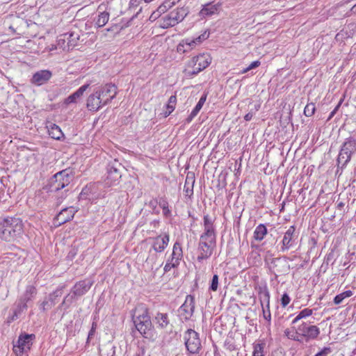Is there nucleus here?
Returning <instances> with one entry per match:
<instances>
[{
  "label": "nucleus",
  "instance_id": "obj_5",
  "mask_svg": "<svg viewBox=\"0 0 356 356\" xmlns=\"http://www.w3.org/2000/svg\"><path fill=\"white\" fill-rule=\"evenodd\" d=\"M73 178L72 170L67 168L56 173L50 179L51 192H56L67 186Z\"/></svg>",
  "mask_w": 356,
  "mask_h": 356
},
{
  "label": "nucleus",
  "instance_id": "obj_44",
  "mask_svg": "<svg viewBox=\"0 0 356 356\" xmlns=\"http://www.w3.org/2000/svg\"><path fill=\"white\" fill-rule=\"evenodd\" d=\"M176 103H177V97H176V95L170 96V97L168 99V104L166 105V109L167 110H170V111H173L175 110V108Z\"/></svg>",
  "mask_w": 356,
  "mask_h": 356
},
{
  "label": "nucleus",
  "instance_id": "obj_29",
  "mask_svg": "<svg viewBox=\"0 0 356 356\" xmlns=\"http://www.w3.org/2000/svg\"><path fill=\"white\" fill-rule=\"evenodd\" d=\"M89 84H84L82 86H81L76 92L70 95L66 99L65 103L66 104H71L76 102V99L80 98L83 92L88 89L89 87Z\"/></svg>",
  "mask_w": 356,
  "mask_h": 356
},
{
  "label": "nucleus",
  "instance_id": "obj_56",
  "mask_svg": "<svg viewBox=\"0 0 356 356\" xmlns=\"http://www.w3.org/2000/svg\"><path fill=\"white\" fill-rule=\"evenodd\" d=\"M196 115H197L195 113H194L193 111H191V114L186 119V122L190 123Z\"/></svg>",
  "mask_w": 356,
  "mask_h": 356
},
{
  "label": "nucleus",
  "instance_id": "obj_14",
  "mask_svg": "<svg viewBox=\"0 0 356 356\" xmlns=\"http://www.w3.org/2000/svg\"><path fill=\"white\" fill-rule=\"evenodd\" d=\"M65 287V285H60L54 291L49 293L48 298H45L40 305V309L44 312L54 307L56 302V299L63 295Z\"/></svg>",
  "mask_w": 356,
  "mask_h": 356
},
{
  "label": "nucleus",
  "instance_id": "obj_23",
  "mask_svg": "<svg viewBox=\"0 0 356 356\" xmlns=\"http://www.w3.org/2000/svg\"><path fill=\"white\" fill-rule=\"evenodd\" d=\"M258 297L261 307H270V292L266 285L258 287Z\"/></svg>",
  "mask_w": 356,
  "mask_h": 356
},
{
  "label": "nucleus",
  "instance_id": "obj_31",
  "mask_svg": "<svg viewBox=\"0 0 356 356\" xmlns=\"http://www.w3.org/2000/svg\"><path fill=\"white\" fill-rule=\"evenodd\" d=\"M218 6L213 5L211 3L206 4L200 11V14L202 16H211L216 14L218 12Z\"/></svg>",
  "mask_w": 356,
  "mask_h": 356
},
{
  "label": "nucleus",
  "instance_id": "obj_55",
  "mask_svg": "<svg viewBox=\"0 0 356 356\" xmlns=\"http://www.w3.org/2000/svg\"><path fill=\"white\" fill-rule=\"evenodd\" d=\"M254 115V112L252 111V109L250 110L249 113H248L245 116L244 119L245 121H250Z\"/></svg>",
  "mask_w": 356,
  "mask_h": 356
},
{
  "label": "nucleus",
  "instance_id": "obj_61",
  "mask_svg": "<svg viewBox=\"0 0 356 356\" xmlns=\"http://www.w3.org/2000/svg\"><path fill=\"white\" fill-rule=\"evenodd\" d=\"M344 205L345 204L343 202H340L337 204V209L341 210L343 208Z\"/></svg>",
  "mask_w": 356,
  "mask_h": 356
},
{
  "label": "nucleus",
  "instance_id": "obj_49",
  "mask_svg": "<svg viewBox=\"0 0 356 356\" xmlns=\"http://www.w3.org/2000/svg\"><path fill=\"white\" fill-rule=\"evenodd\" d=\"M280 301L281 305L283 307H286L289 305V303L291 301V298L287 293H284V294H282Z\"/></svg>",
  "mask_w": 356,
  "mask_h": 356
},
{
  "label": "nucleus",
  "instance_id": "obj_47",
  "mask_svg": "<svg viewBox=\"0 0 356 356\" xmlns=\"http://www.w3.org/2000/svg\"><path fill=\"white\" fill-rule=\"evenodd\" d=\"M209 36V33H207V31H204L203 33L200 35L199 36L193 38L194 42H195V44H201L204 40H207Z\"/></svg>",
  "mask_w": 356,
  "mask_h": 356
},
{
  "label": "nucleus",
  "instance_id": "obj_43",
  "mask_svg": "<svg viewBox=\"0 0 356 356\" xmlns=\"http://www.w3.org/2000/svg\"><path fill=\"white\" fill-rule=\"evenodd\" d=\"M262 314L264 318L268 321V324H270L271 321V314L270 307H261Z\"/></svg>",
  "mask_w": 356,
  "mask_h": 356
},
{
  "label": "nucleus",
  "instance_id": "obj_42",
  "mask_svg": "<svg viewBox=\"0 0 356 356\" xmlns=\"http://www.w3.org/2000/svg\"><path fill=\"white\" fill-rule=\"evenodd\" d=\"M218 280H219L218 275L216 274L213 275V276L211 280L209 288V289L210 291H217L218 287Z\"/></svg>",
  "mask_w": 356,
  "mask_h": 356
},
{
  "label": "nucleus",
  "instance_id": "obj_8",
  "mask_svg": "<svg viewBox=\"0 0 356 356\" xmlns=\"http://www.w3.org/2000/svg\"><path fill=\"white\" fill-rule=\"evenodd\" d=\"M216 245V239L200 237V241L197 248V251L199 252L197 258V261H202L204 259L209 258L213 254Z\"/></svg>",
  "mask_w": 356,
  "mask_h": 356
},
{
  "label": "nucleus",
  "instance_id": "obj_13",
  "mask_svg": "<svg viewBox=\"0 0 356 356\" xmlns=\"http://www.w3.org/2000/svg\"><path fill=\"white\" fill-rule=\"evenodd\" d=\"M122 165L117 160L110 162L107 165L106 184L113 185L121 178L120 168Z\"/></svg>",
  "mask_w": 356,
  "mask_h": 356
},
{
  "label": "nucleus",
  "instance_id": "obj_12",
  "mask_svg": "<svg viewBox=\"0 0 356 356\" xmlns=\"http://www.w3.org/2000/svg\"><path fill=\"white\" fill-rule=\"evenodd\" d=\"M298 237L295 225L290 226L284 234L280 251L284 252L292 248L296 245Z\"/></svg>",
  "mask_w": 356,
  "mask_h": 356
},
{
  "label": "nucleus",
  "instance_id": "obj_48",
  "mask_svg": "<svg viewBox=\"0 0 356 356\" xmlns=\"http://www.w3.org/2000/svg\"><path fill=\"white\" fill-rule=\"evenodd\" d=\"M97 327V323L93 321L92 323L90 330L89 331V333L88 335V338H87V341H86L87 344L90 343V339H92L93 337L95 336Z\"/></svg>",
  "mask_w": 356,
  "mask_h": 356
},
{
  "label": "nucleus",
  "instance_id": "obj_21",
  "mask_svg": "<svg viewBox=\"0 0 356 356\" xmlns=\"http://www.w3.org/2000/svg\"><path fill=\"white\" fill-rule=\"evenodd\" d=\"M28 308V305L22 303L18 300L16 301L14 308L13 309L12 314L8 317V323H10L18 319L22 314L25 312Z\"/></svg>",
  "mask_w": 356,
  "mask_h": 356
},
{
  "label": "nucleus",
  "instance_id": "obj_20",
  "mask_svg": "<svg viewBox=\"0 0 356 356\" xmlns=\"http://www.w3.org/2000/svg\"><path fill=\"white\" fill-rule=\"evenodd\" d=\"M37 294V289L33 285H27L24 292L17 299L22 303L28 305L30 301H32Z\"/></svg>",
  "mask_w": 356,
  "mask_h": 356
},
{
  "label": "nucleus",
  "instance_id": "obj_16",
  "mask_svg": "<svg viewBox=\"0 0 356 356\" xmlns=\"http://www.w3.org/2000/svg\"><path fill=\"white\" fill-rule=\"evenodd\" d=\"M77 212L73 207H66L63 209L54 218V224L56 226H60L70 220H72L74 216V214Z\"/></svg>",
  "mask_w": 356,
  "mask_h": 356
},
{
  "label": "nucleus",
  "instance_id": "obj_62",
  "mask_svg": "<svg viewBox=\"0 0 356 356\" xmlns=\"http://www.w3.org/2000/svg\"><path fill=\"white\" fill-rule=\"evenodd\" d=\"M182 42V44H184V49H187V52H188L189 51H191V47L189 45H186L185 42H184V39L181 40Z\"/></svg>",
  "mask_w": 356,
  "mask_h": 356
},
{
  "label": "nucleus",
  "instance_id": "obj_6",
  "mask_svg": "<svg viewBox=\"0 0 356 356\" xmlns=\"http://www.w3.org/2000/svg\"><path fill=\"white\" fill-rule=\"evenodd\" d=\"M296 328L297 334L299 338L302 339V342L314 340L320 334V329L316 325H312L311 323L302 322Z\"/></svg>",
  "mask_w": 356,
  "mask_h": 356
},
{
  "label": "nucleus",
  "instance_id": "obj_63",
  "mask_svg": "<svg viewBox=\"0 0 356 356\" xmlns=\"http://www.w3.org/2000/svg\"><path fill=\"white\" fill-rule=\"evenodd\" d=\"M260 108V104H255L254 105V113L257 111H259V109Z\"/></svg>",
  "mask_w": 356,
  "mask_h": 356
},
{
  "label": "nucleus",
  "instance_id": "obj_64",
  "mask_svg": "<svg viewBox=\"0 0 356 356\" xmlns=\"http://www.w3.org/2000/svg\"><path fill=\"white\" fill-rule=\"evenodd\" d=\"M249 72V70H248V67H245V68H243V69L241 70V74H245V73H246V72Z\"/></svg>",
  "mask_w": 356,
  "mask_h": 356
},
{
  "label": "nucleus",
  "instance_id": "obj_15",
  "mask_svg": "<svg viewBox=\"0 0 356 356\" xmlns=\"http://www.w3.org/2000/svg\"><path fill=\"white\" fill-rule=\"evenodd\" d=\"M203 227L204 232L200 237L216 240V230L214 225V219L209 214H206L203 217Z\"/></svg>",
  "mask_w": 356,
  "mask_h": 356
},
{
  "label": "nucleus",
  "instance_id": "obj_39",
  "mask_svg": "<svg viewBox=\"0 0 356 356\" xmlns=\"http://www.w3.org/2000/svg\"><path fill=\"white\" fill-rule=\"evenodd\" d=\"M353 295L350 290L346 291L340 294L337 295L333 300L334 305L341 304L345 298H349Z\"/></svg>",
  "mask_w": 356,
  "mask_h": 356
},
{
  "label": "nucleus",
  "instance_id": "obj_59",
  "mask_svg": "<svg viewBox=\"0 0 356 356\" xmlns=\"http://www.w3.org/2000/svg\"><path fill=\"white\" fill-rule=\"evenodd\" d=\"M342 102H343V99H341L339 101V104H337V106L335 107V108H334V109L332 111V113H330V118H332V117L334 115V113H336V111L338 110V108H339V106H341V104Z\"/></svg>",
  "mask_w": 356,
  "mask_h": 356
},
{
  "label": "nucleus",
  "instance_id": "obj_50",
  "mask_svg": "<svg viewBox=\"0 0 356 356\" xmlns=\"http://www.w3.org/2000/svg\"><path fill=\"white\" fill-rule=\"evenodd\" d=\"M330 347H324L320 352L317 353L314 356H327L331 353Z\"/></svg>",
  "mask_w": 356,
  "mask_h": 356
},
{
  "label": "nucleus",
  "instance_id": "obj_33",
  "mask_svg": "<svg viewBox=\"0 0 356 356\" xmlns=\"http://www.w3.org/2000/svg\"><path fill=\"white\" fill-rule=\"evenodd\" d=\"M109 19V13L108 12L104 11L99 13L97 16V19L95 20V25L98 28L103 27Z\"/></svg>",
  "mask_w": 356,
  "mask_h": 356
},
{
  "label": "nucleus",
  "instance_id": "obj_54",
  "mask_svg": "<svg viewBox=\"0 0 356 356\" xmlns=\"http://www.w3.org/2000/svg\"><path fill=\"white\" fill-rule=\"evenodd\" d=\"M261 63L259 60H255L251 63V64L248 67V70H251L254 69L260 65Z\"/></svg>",
  "mask_w": 356,
  "mask_h": 356
},
{
  "label": "nucleus",
  "instance_id": "obj_17",
  "mask_svg": "<svg viewBox=\"0 0 356 356\" xmlns=\"http://www.w3.org/2000/svg\"><path fill=\"white\" fill-rule=\"evenodd\" d=\"M97 91L99 95H100L104 103L107 104L115 97L117 95V87L115 84L108 83L102 86Z\"/></svg>",
  "mask_w": 356,
  "mask_h": 356
},
{
  "label": "nucleus",
  "instance_id": "obj_9",
  "mask_svg": "<svg viewBox=\"0 0 356 356\" xmlns=\"http://www.w3.org/2000/svg\"><path fill=\"white\" fill-rule=\"evenodd\" d=\"M188 10L186 8L181 7L171 11L167 15L163 17V27L174 26L181 22L188 15Z\"/></svg>",
  "mask_w": 356,
  "mask_h": 356
},
{
  "label": "nucleus",
  "instance_id": "obj_40",
  "mask_svg": "<svg viewBox=\"0 0 356 356\" xmlns=\"http://www.w3.org/2000/svg\"><path fill=\"white\" fill-rule=\"evenodd\" d=\"M207 95L206 93H204L199 102H197V104H196V106H195V108L193 109V112L194 113H195L196 115L198 114V113L200 112V111L202 109L203 105L204 104L206 100H207Z\"/></svg>",
  "mask_w": 356,
  "mask_h": 356
},
{
  "label": "nucleus",
  "instance_id": "obj_37",
  "mask_svg": "<svg viewBox=\"0 0 356 356\" xmlns=\"http://www.w3.org/2000/svg\"><path fill=\"white\" fill-rule=\"evenodd\" d=\"M159 205L163 210V214L165 217L171 216V211L169 209L168 202L166 199L161 197L159 200Z\"/></svg>",
  "mask_w": 356,
  "mask_h": 356
},
{
  "label": "nucleus",
  "instance_id": "obj_36",
  "mask_svg": "<svg viewBox=\"0 0 356 356\" xmlns=\"http://www.w3.org/2000/svg\"><path fill=\"white\" fill-rule=\"evenodd\" d=\"M177 2V0H165L163 1V3L160 5L156 10L158 13V15H161L162 13H165L168 9L172 8L175 3Z\"/></svg>",
  "mask_w": 356,
  "mask_h": 356
},
{
  "label": "nucleus",
  "instance_id": "obj_32",
  "mask_svg": "<svg viewBox=\"0 0 356 356\" xmlns=\"http://www.w3.org/2000/svg\"><path fill=\"white\" fill-rule=\"evenodd\" d=\"M313 314V310L309 308H305L298 314L291 322L292 325L296 324L300 320L309 317Z\"/></svg>",
  "mask_w": 356,
  "mask_h": 356
},
{
  "label": "nucleus",
  "instance_id": "obj_35",
  "mask_svg": "<svg viewBox=\"0 0 356 356\" xmlns=\"http://www.w3.org/2000/svg\"><path fill=\"white\" fill-rule=\"evenodd\" d=\"M63 36V40H65V39L67 40L68 49H70V47H74L76 45V41L79 40V37L77 33H74L73 32L65 33Z\"/></svg>",
  "mask_w": 356,
  "mask_h": 356
},
{
  "label": "nucleus",
  "instance_id": "obj_38",
  "mask_svg": "<svg viewBox=\"0 0 356 356\" xmlns=\"http://www.w3.org/2000/svg\"><path fill=\"white\" fill-rule=\"evenodd\" d=\"M293 328L295 329V332H293L289 328H286L284 332V336L286 337L289 339L301 343L302 339L299 338V336L297 334L296 327H293Z\"/></svg>",
  "mask_w": 356,
  "mask_h": 356
},
{
  "label": "nucleus",
  "instance_id": "obj_51",
  "mask_svg": "<svg viewBox=\"0 0 356 356\" xmlns=\"http://www.w3.org/2000/svg\"><path fill=\"white\" fill-rule=\"evenodd\" d=\"M143 0H130L129 4V10H134L136 8H137L140 3H141Z\"/></svg>",
  "mask_w": 356,
  "mask_h": 356
},
{
  "label": "nucleus",
  "instance_id": "obj_22",
  "mask_svg": "<svg viewBox=\"0 0 356 356\" xmlns=\"http://www.w3.org/2000/svg\"><path fill=\"white\" fill-rule=\"evenodd\" d=\"M153 323L159 329H165L170 325V319L167 313L156 312L153 316Z\"/></svg>",
  "mask_w": 356,
  "mask_h": 356
},
{
  "label": "nucleus",
  "instance_id": "obj_4",
  "mask_svg": "<svg viewBox=\"0 0 356 356\" xmlns=\"http://www.w3.org/2000/svg\"><path fill=\"white\" fill-rule=\"evenodd\" d=\"M211 58L207 54H200L194 56L188 63V68L184 73L187 76L197 75L199 72L207 68L211 63Z\"/></svg>",
  "mask_w": 356,
  "mask_h": 356
},
{
  "label": "nucleus",
  "instance_id": "obj_26",
  "mask_svg": "<svg viewBox=\"0 0 356 356\" xmlns=\"http://www.w3.org/2000/svg\"><path fill=\"white\" fill-rule=\"evenodd\" d=\"M352 156L353 155L350 153H347L346 151L340 149L337 159V168H340L341 170L344 169L347 166L348 163L350 161Z\"/></svg>",
  "mask_w": 356,
  "mask_h": 356
},
{
  "label": "nucleus",
  "instance_id": "obj_41",
  "mask_svg": "<svg viewBox=\"0 0 356 356\" xmlns=\"http://www.w3.org/2000/svg\"><path fill=\"white\" fill-rule=\"evenodd\" d=\"M316 111V106L314 103H308L304 108V114L307 117L312 116Z\"/></svg>",
  "mask_w": 356,
  "mask_h": 356
},
{
  "label": "nucleus",
  "instance_id": "obj_34",
  "mask_svg": "<svg viewBox=\"0 0 356 356\" xmlns=\"http://www.w3.org/2000/svg\"><path fill=\"white\" fill-rule=\"evenodd\" d=\"M181 257H182V250H181V245L179 243L176 242L174 244L172 253L171 254L172 261H175V262L179 261Z\"/></svg>",
  "mask_w": 356,
  "mask_h": 356
},
{
  "label": "nucleus",
  "instance_id": "obj_11",
  "mask_svg": "<svg viewBox=\"0 0 356 356\" xmlns=\"http://www.w3.org/2000/svg\"><path fill=\"white\" fill-rule=\"evenodd\" d=\"M195 310V298L191 295L186 297L184 302L178 309V316L181 321H187L191 319Z\"/></svg>",
  "mask_w": 356,
  "mask_h": 356
},
{
  "label": "nucleus",
  "instance_id": "obj_46",
  "mask_svg": "<svg viewBox=\"0 0 356 356\" xmlns=\"http://www.w3.org/2000/svg\"><path fill=\"white\" fill-rule=\"evenodd\" d=\"M179 264V261L175 262V261H172V259H168L163 268L164 272H168L172 268L177 267Z\"/></svg>",
  "mask_w": 356,
  "mask_h": 356
},
{
  "label": "nucleus",
  "instance_id": "obj_30",
  "mask_svg": "<svg viewBox=\"0 0 356 356\" xmlns=\"http://www.w3.org/2000/svg\"><path fill=\"white\" fill-rule=\"evenodd\" d=\"M268 234V230L264 224L257 225L254 231L253 237L257 241H261Z\"/></svg>",
  "mask_w": 356,
  "mask_h": 356
},
{
  "label": "nucleus",
  "instance_id": "obj_18",
  "mask_svg": "<svg viewBox=\"0 0 356 356\" xmlns=\"http://www.w3.org/2000/svg\"><path fill=\"white\" fill-rule=\"evenodd\" d=\"M52 76V72L48 70H43L36 72L33 74L31 82L37 86H42L47 83Z\"/></svg>",
  "mask_w": 356,
  "mask_h": 356
},
{
  "label": "nucleus",
  "instance_id": "obj_3",
  "mask_svg": "<svg viewBox=\"0 0 356 356\" xmlns=\"http://www.w3.org/2000/svg\"><path fill=\"white\" fill-rule=\"evenodd\" d=\"M92 284L93 282L89 280L77 282L71 289L70 293L64 297L63 302L57 309H67L75 299L83 296L90 290Z\"/></svg>",
  "mask_w": 356,
  "mask_h": 356
},
{
  "label": "nucleus",
  "instance_id": "obj_28",
  "mask_svg": "<svg viewBox=\"0 0 356 356\" xmlns=\"http://www.w3.org/2000/svg\"><path fill=\"white\" fill-rule=\"evenodd\" d=\"M47 127L48 129L49 135L53 139L62 140L65 138L64 134L60 128L56 124L51 123L49 126H47Z\"/></svg>",
  "mask_w": 356,
  "mask_h": 356
},
{
  "label": "nucleus",
  "instance_id": "obj_10",
  "mask_svg": "<svg viewBox=\"0 0 356 356\" xmlns=\"http://www.w3.org/2000/svg\"><path fill=\"white\" fill-rule=\"evenodd\" d=\"M35 338V336L33 334H21L18 337L17 344L13 345V351L17 355L27 352L31 349Z\"/></svg>",
  "mask_w": 356,
  "mask_h": 356
},
{
  "label": "nucleus",
  "instance_id": "obj_57",
  "mask_svg": "<svg viewBox=\"0 0 356 356\" xmlns=\"http://www.w3.org/2000/svg\"><path fill=\"white\" fill-rule=\"evenodd\" d=\"M159 223H160V221L159 220H154L150 222V226L152 228L156 229L159 227Z\"/></svg>",
  "mask_w": 356,
  "mask_h": 356
},
{
  "label": "nucleus",
  "instance_id": "obj_45",
  "mask_svg": "<svg viewBox=\"0 0 356 356\" xmlns=\"http://www.w3.org/2000/svg\"><path fill=\"white\" fill-rule=\"evenodd\" d=\"M264 345L257 343L254 345V350L252 356H264Z\"/></svg>",
  "mask_w": 356,
  "mask_h": 356
},
{
  "label": "nucleus",
  "instance_id": "obj_58",
  "mask_svg": "<svg viewBox=\"0 0 356 356\" xmlns=\"http://www.w3.org/2000/svg\"><path fill=\"white\" fill-rule=\"evenodd\" d=\"M157 204H159V200H157L156 199L151 200L149 203V207L153 209L156 208Z\"/></svg>",
  "mask_w": 356,
  "mask_h": 356
},
{
  "label": "nucleus",
  "instance_id": "obj_19",
  "mask_svg": "<svg viewBox=\"0 0 356 356\" xmlns=\"http://www.w3.org/2000/svg\"><path fill=\"white\" fill-rule=\"evenodd\" d=\"M87 108L91 111H97L103 106L106 105L102 100L100 95L96 90L94 93L91 94L87 99Z\"/></svg>",
  "mask_w": 356,
  "mask_h": 356
},
{
  "label": "nucleus",
  "instance_id": "obj_24",
  "mask_svg": "<svg viewBox=\"0 0 356 356\" xmlns=\"http://www.w3.org/2000/svg\"><path fill=\"white\" fill-rule=\"evenodd\" d=\"M169 242V235L165 234L163 237L159 236L155 238L152 248L156 252H163Z\"/></svg>",
  "mask_w": 356,
  "mask_h": 356
},
{
  "label": "nucleus",
  "instance_id": "obj_7",
  "mask_svg": "<svg viewBox=\"0 0 356 356\" xmlns=\"http://www.w3.org/2000/svg\"><path fill=\"white\" fill-rule=\"evenodd\" d=\"M184 344L191 354H197L201 350V341L199 334L193 329H188L184 334Z\"/></svg>",
  "mask_w": 356,
  "mask_h": 356
},
{
  "label": "nucleus",
  "instance_id": "obj_2",
  "mask_svg": "<svg viewBox=\"0 0 356 356\" xmlns=\"http://www.w3.org/2000/svg\"><path fill=\"white\" fill-rule=\"evenodd\" d=\"M23 233V224L19 218H7L0 221V238L10 241Z\"/></svg>",
  "mask_w": 356,
  "mask_h": 356
},
{
  "label": "nucleus",
  "instance_id": "obj_52",
  "mask_svg": "<svg viewBox=\"0 0 356 356\" xmlns=\"http://www.w3.org/2000/svg\"><path fill=\"white\" fill-rule=\"evenodd\" d=\"M184 42L186 45L190 46L191 50H192L196 45H197V44H195V42H194L193 39L190 38H185Z\"/></svg>",
  "mask_w": 356,
  "mask_h": 356
},
{
  "label": "nucleus",
  "instance_id": "obj_1",
  "mask_svg": "<svg viewBox=\"0 0 356 356\" xmlns=\"http://www.w3.org/2000/svg\"><path fill=\"white\" fill-rule=\"evenodd\" d=\"M131 312L136 329L144 338H150L152 336L154 326L147 307L142 303L138 304Z\"/></svg>",
  "mask_w": 356,
  "mask_h": 356
},
{
  "label": "nucleus",
  "instance_id": "obj_53",
  "mask_svg": "<svg viewBox=\"0 0 356 356\" xmlns=\"http://www.w3.org/2000/svg\"><path fill=\"white\" fill-rule=\"evenodd\" d=\"M177 52L180 53V54H184V53H186L187 52V49H184V44H182V42L181 41L179 42V44L177 45Z\"/></svg>",
  "mask_w": 356,
  "mask_h": 356
},
{
  "label": "nucleus",
  "instance_id": "obj_27",
  "mask_svg": "<svg viewBox=\"0 0 356 356\" xmlns=\"http://www.w3.org/2000/svg\"><path fill=\"white\" fill-rule=\"evenodd\" d=\"M340 149L353 155L356 152V139L351 136L346 138Z\"/></svg>",
  "mask_w": 356,
  "mask_h": 356
},
{
  "label": "nucleus",
  "instance_id": "obj_60",
  "mask_svg": "<svg viewBox=\"0 0 356 356\" xmlns=\"http://www.w3.org/2000/svg\"><path fill=\"white\" fill-rule=\"evenodd\" d=\"M172 113V111L167 110L163 113L164 118H167Z\"/></svg>",
  "mask_w": 356,
  "mask_h": 356
},
{
  "label": "nucleus",
  "instance_id": "obj_25",
  "mask_svg": "<svg viewBox=\"0 0 356 356\" xmlns=\"http://www.w3.org/2000/svg\"><path fill=\"white\" fill-rule=\"evenodd\" d=\"M195 184V175L193 172H188L184 186L185 195L189 198L193 195V186Z\"/></svg>",
  "mask_w": 356,
  "mask_h": 356
}]
</instances>
